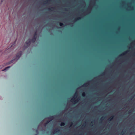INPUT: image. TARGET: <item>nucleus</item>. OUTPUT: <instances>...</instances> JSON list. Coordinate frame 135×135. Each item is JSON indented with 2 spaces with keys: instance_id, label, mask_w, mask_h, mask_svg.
Returning <instances> with one entry per match:
<instances>
[{
  "instance_id": "obj_8",
  "label": "nucleus",
  "mask_w": 135,
  "mask_h": 135,
  "mask_svg": "<svg viewBox=\"0 0 135 135\" xmlns=\"http://www.w3.org/2000/svg\"><path fill=\"white\" fill-rule=\"evenodd\" d=\"M77 97V93H76L74 97V99H75Z\"/></svg>"
},
{
  "instance_id": "obj_14",
  "label": "nucleus",
  "mask_w": 135,
  "mask_h": 135,
  "mask_svg": "<svg viewBox=\"0 0 135 135\" xmlns=\"http://www.w3.org/2000/svg\"><path fill=\"white\" fill-rule=\"evenodd\" d=\"M125 132V131H123L121 132V134L122 135H123V134H124Z\"/></svg>"
},
{
  "instance_id": "obj_30",
  "label": "nucleus",
  "mask_w": 135,
  "mask_h": 135,
  "mask_svg": "<svg viewBox=\"0 0 135 135\" xmlns=\"http://www.w3.org/2000/svg\"><path fill=\"white\" fill-rule=\"evenodd\" d=\"M38 131V130H37V131Z\"/></svg>"
},
{
  "instance_id": "obj_5",
  "label": "nucleus",
  "mask_w": 135,
  "mask_h": 135,
  "mask_svg": "<svg viewBox=\"0 0 135 135\" xmlns=\"http://www.w3.org/2000/svg\"><path fill=\"white\" fill-rule=\"evenodd\" d=\"M114 118V116H112L110 117L108 119V120L109 121H111L112 120L113 118Z\"/></svg>"
},
{
  "instance_id": "obj_9",
  "label": "nucleus",
  "mask_w": 135,
  "mask_h": 135,
  "mask_svg": "<svg viewBox=\"0 0 135 135\" xmlns=\"http://www.w3.org/2000/svg\"><path fill=\"white\" fill-rule=\"evenodd\" d=\"M65 125V123L64 122H61L60 124V126H64Z\"/></svg>"
},
{
  "instance_id": "obj_25",
  "label": "nucleus",
  "mask_w": 135,
  "mask_h": 135,
  "mask_svg": "<svg viewBox=\"0 0 135 135\" xmlns=\"http://www.w3.org/2000/svg\"><path fill=\"white\" fill-rule=\"evenodd\" d=\"M104 74V73H102L101 74V75H103Z\"/></svg>"
},
{
  "instance_id": "obj_13",
  "label": "nucleus",
  "mask_w": 135,
  "mask_h": 135,
  "mask_svg": "<svg viewBox=\"0 0 135 135\" xmlns=\"http://www.w3.org/2000/svg\"><path fill=\"white\" fill-rule=\"evenodd\" d=\"M34 35L36 36H37V30H36V32H35Z\"/></svg>"
},
{
  "instance_id": "obj_19",
  "label": "nucleus",
  "mask_w": 135,
  "mask_h": 135,
  "mask_svg": "<svg viewBox=\"0 0 135 135\" xmlns=\"http://www.w3.org/2000/svg\"><path fill=\"white\" fill-rule=\"evenodd\" d=\"M50 120H49V121H47L46 123H45V124H48V123H49L50 122Z\"/></svg>"
},
{
  "instance_id": "obj_12",
  "label": "nucleus",
  "mask_w": 135,
  "mask_h": 135,
  "mask_svg": "<svg viewBox=\"0 0 135 135\" xmlns=\"http://www.w3.org/2000/svg\"><path fill=\"white\" fill-rule=\"evenodd\" d=\"M34 35L36 36H37V30H36V32H35Z\"/></svg>"
},
{
  "instance_id": "obj_11",
  "label": "nucleus",
  "mask_w": 135,
  "mask_h": 135,
  "mask_svg": "<svg viewBox=\"0 0 135 135\" xmlns=\"http://www.w3.org/2000/svg\"><path fill=\"white\" fill-rule=\"evenodd\" d=\"M127 53V51H125V52L124 53H123L122 54H121L120 55V56H121L122 55H125Z\"/></svg>"
},
{
  "instance_id": "obj_23",
  "label": "nucleus",
  "mask_w": 135,
  "mask_h": 135,
  "mask_svg": "<svg viewBox=\"0 0 135 135\" xmlns=\"http://www.w3.org/2000/svg\"><path fill=\"white\" fill-rule=\"evenodd\" d=\"M46 1L45 2V3H44V4H47V3L49 2V1Z\"/></svg>"
},
{
  "instance_id": "obj_26",
  "label": "nucleus",
  "mask_w": 135,
  "mask_h": 135,
  "mask_svg": "<svg viewBox=\"0 0 135 135\" xmlns=\"http://www.w3.org/2000/svg\"><path fill=\"white\" fill-rule=\"evenodd\" d=\"M73 98L71 100V101L72 102H73Z\"/></svg>"
},
{
  "instance_id": "obj_7",
  "label": "nucleus",
  "mask_w": 135,
  "mask_h": 135,
  "mask_svg": "<svg viewBox=\"0 0 135 135\" xmlns=\"http://www.w3.org/2000/svg\"><path fill=\"white\" fill-rule=\"evenodd\" d=\"M54 7H51V8H49L48 9V10L50 11H52L54 10Z\"/></svg>"
},
{
  "instance_id": "obj_29",
  "label": "nucleus",
  "mask_w": 135,
  "mask_h": 135,
  "mask_svg": "<svg viewBox=\"0 0 135 135\" xmlns=\"http://www.w3.org/2000/svg\"><path fill=\"white\" fill-rule=\"evenodd\" d=\"M135 54V53H134L133 54V55H134Z\"/></svg>"
},
{
  "instance_id": "obj_10",
  "label": "nucleus",
  "mask_w": 135,
  "mask_h": 135,
  "mask_svg": "<svg viewBox=\"0 0 135 135\" xmlns=\"http://www.w3.org/2000/svg\"><path fill=\"white\" fill-rule=\"evenodd\" d=\"M59 25L60 26H62L64 25L63 23H60Z\"/></svg>"
},
{
  "instance_id": "obj_27",
  "label": "nucleus",
  "mask_w": 135,
  "mask_h": 135,
  "mask_svg": "<svg viewBox=\"0 0 135 135\" xmlns=\"http://www.w3.org/2000/svg\"><path fill=\"white\" fill-rule=\"evenodd\" d=\"M71 125H70V126H71L72 125V123H71Z\"/></svg>"
},
{
  "instance_id": "obj_21",
  "label": "nucleus",
  "mask_w": 135,
  "mask_h": 135,
  "mask_svg": "<svg viewBox=\"0 0 135 135\" xmlns=\"http://www.w3.org/2000/svg\"><path fill=\"white\" fill-rule=\"evenodd\" d=\"M80 19H81V18H80V17L77 18H76V20H75L76 21L77 20H80Z\"/></svg>"
},
{
  "instance_id": "obj_4",
  "label": "nucleus",
  "mask_w": 135,
  "mask_h": 135,
  "mask_svg": "<svg viewBox=\"0 0 135 135\" xmlns=\"http://www.w3.org/2000/svg\"><path fill=\"white\" fill-rule=\"evenodd\" d=\"M11 66H8L6 68H5L4 69L2 70V71H6L7 70L9 69L10 68Z\"/></svg>"
},
{
  "instance_id": "obj_28",
  "label": "nucleus",
  "mask_w": 135,
  "mask_h": 135,
  "mask_svg": "<svg viewBox=\"0 0 135 135\" xmlns=\"http://www.w3.org/2000/svg\"><path fill=\"white\" fill-rule=\"evenodd\" d=\"M3 0H1V2H2L3 1Z\"/></svg>"
},
{
  "instance_id": "obj_24",
  "label": "nucleus",
  "mask_w": 135,
  "mask_h": 135,
  "mask_svg": "<svg viewBox=\"0 0 135 135\" xmlns=\"http://www.w3.org/2000/svg\"><path fill=\"white\" fill-rule=\"evenodd\" d=\"M104 118V117H102V118L100 119V120H103V119Z\"/></svg>"
},
{
  "instance_id": "obj_20",
  "label": "nucleus",
  "mask_w": 135,
  "mask_h": 135,
  "mask_svg": "<svg viewBox=\"0 0 135 135\" xmlns=\"http://www.w3.org/2000/svg\"><path fill=\"white\" fill-rule=\"evenodd\" d=\"M87 84H88V83H86V84H84L82 86L83 87V86H86V85Z\"/></svg>"
},
{
  "instance_id": "obj_1",
  "label": "nucleus",
  "mask_w": 135,
  "mask_h": 135,
  "mask_svg": "<svg viewBox=\"0 0 135 135\" xmlns=\"http://www.w3.org/2000/svg\"><path fill=\"white\" fill-rule=\"evenodd\" d=\"M22 52L21 51H20L19 53L17 54L16 58H15L13 60H11L9 62L8 64H10L13 63L14 61H17L18 60L21 56L22 54Z\"/></svg>"
},
{
  "instance_id": "obj_16",
  "label": "nucleus",
  "mask_w": 135,
  "mask_h": 135,
  "mask_svg": "<svg viewBox=\"0 0 135 135\" xmlns=\"http://www.w3.org/2000/svg\"><path fill=\"white\" fill-rule=\"evenodd\" d=\"M82 96L83 97H85V93L84 92L82 93Z\"/></svg>"
},
{
  "instance_id": "obj_3",
  "label": "nucleus",
  "mask_w": 135,
  "mask_h": 135,
  "mask_svg": "<svg viewBox=\"0 0 135 135\" xmlns=\"http://www.w3.org/2000/svg\"><path fill=\"white\" fill-rule=\"evenodd\" d=\"M31 41V42L34 43L36 41V39L35 38H33L32 39H30Z\"/></svg>"
},
{
  "instance_id": "obj_18",
  "label": "nucleus",
  "mask_w": 135,
  "mask_h": 135,
  "mask_svg": "<svg viewBox=\"0 0 135 135\" xmlns=\"http://www.w3.org/2000/svg\"><path fill=\"white\" fill-rule=\"evenodd\" d=\"M134 95H132L131 97V100H132L133 98V97H134Z\"/></svg>"
},
{
  "instance_id": "obj_15",
  "label": "nucleus",
  "mask_w": 135,
  "mask_h": 135,
  "mask_svg": "<svg viewBox=\"0 0 135 135\" xmlns=\"http://www.w3.org/2000/svg\"><path fill=\"white\" fill-rule=\"evenodd\" d=\"M78 100V99H77L76 100H75L74 101V103L75 104V103L76 102H77L78 100Z\"/></svg>"
},
{
  "instance_id": "obj_6",
  "label": "nucleus",
  "mask_w": 135,
  "mask_h": 135,
  "mask_svg": "<svg viewBox=\"0 0 135 135\" xmlns=\"http://www.w3.org/2000/svg\"><path fill=\"white\" fill-rule=\"evenodd\" d=\"M60 130L58 128H57L55 130L54 132L55 133H56L57 132H59V131Z\"/></svg>"
},
{
  "instance_id": "obj_22",
  "label": "nucleus",
  "mask_w": 135,
  "mask_h": 135,
  "mask_svg": "<svg viewBox=\"0 0 135 135\" xmlns=\"http://www.w3.org/2000/svg\"><path fill=\"white\" fill-rule=\"evenodd\" d=\"M33 38H36V39L37 36H36L34 35Z\"/></svg>"
},
{
  "instance_id": "obj_31",
  "label": "nucleus",
  "mask_w": 135,
  "mask_h": 135,
  "mask_svg": "<svg viewBox=\"0 0 135 135\" xmlns=\"http://www.w3.org/2000/svg\"><path fill=\"white\" fill-rule=\"evenodd\" d=\"M35 135H36V134H35Z\"/></svg>"
},
{
  "instance_id": "obj_17",
  "label": "nucleus",
  "mask_w": 135,
  "mask_h": 135,
  "mask_svg": "<svg viewBox=\"0 0 135 135\" xmlns=\"http://www.w3.org/2000/svg\"><path fill=\"white\" fill-rule=\"evenodd\" d=\"M54 118V116H50V117L48 118H51V119H53Z\"/></svg>"
},
{
  "instance_id": "obj_2",
  "label": "nucleus",
  "mask_w": 135,
  "mask_h": 135,
  "mask_svg": "<svg viewBox=\"0 0 135 135\" xmlns=\"http://www.w3.org/2000/svg\"><path fill=\"white\" fill-rule=\"evenodd\" d=\"M31 42L30 39L28 40L26 42L24 45V47L25 48H27L28 46L30 45Z\"/></svg>"
}]
</instances>
